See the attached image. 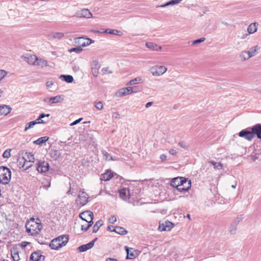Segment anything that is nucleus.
Returning a JSON list of instances; mask_svg holds the SVG:
<instances>
[{
    "instance_id": "1",
    "label": "nucleus",
    "mask_w": 261,
    "mask_h": 261,
    "mask_svg": "<svg viewBox=\"0 0 261 261\" xmlns=\"http://www.w3.org/2000/svg\"><path fill=\"white\" fill-rule=\"evenodd\" d=\"M39 222H36L33 220H31L26 224V229L28 233L32 236H36L39 233L41 229L42 225L40 222V220L38 219Z\"/></svg>"
},
{
    "instance_id": "2",
    "label": "nucleus",
    "mask_w": 261,
    "mask_h": 261,
    "mask_svg": "<svg viewBox=\"0 0 261 261\" xmlns=\"http://www.w3.org/2000/svg\"><path fill=\"white\" fill-rule=\"evenodd\" d=\"M11 178V172L7 167H0V182L6 185L8 184Z\"/></svg>"
},
{
    "instance_id": "3",
    "label": "nucleus",
    "mask_w": 261,
    "mask_h": 261,
    "mask_svg": "<svg viewBox=\"0 0 261 261\" xmlns=\"http://www.w3.org/2000/svg\"><path fill=\"white\" fill-rule=\"evenodd\" d=\"M243 218L244 217L243 215H240L238 216L234 219V220H233L228 228V231L231 234L234 235L236 233L237 226L239 223L242 221Z\"/></svg>"
},
{
    "instance_id": "4",
    "label": "nucleus",
    "mask_w": 261,
    "mask_h": 261,
    "mask_svg": "<svg viewBox=\"0 0 261 261\" xmlns=\"http://www.w3.org/2000/svg\"><path fill=\"white\" fill-rule=\"evenodd\" d=\"M167 70L165 66H154L149 69V71L153 76H160L164 74Z\"/></svg>"
},
{
    "instance_id": "5",
    "label": "nucleus",
    "mask_w": 261,
    "mask_h": 261,
    "mask_svg": "<svg viewBox=\"0 0 261 261\" xmlns=\"http://www.w3.org/2000/svg\"><path fill=\"white\" fill-rule=\"evenodd\" d=\"M94 42V41L91 39L84 37H77L74 39L75 44L80 46V47L88 46Z\"/></svg>"
},
{
    "instance_id": "6",
    "label": "nucleus",
    "mask_w": 261,
    "mask_h": 261,
    "mask_svg": "<svg viewBox=\"0 0 261 261\" xmlns=\"http://www.w3.org/2000/svg\"><path fill=\"white\" fill-rule=\"evenodd\" d=\"M23 158L25 159L24 161L25 162V168L28 169L32 166L33 164L35 161L34 154L31 152H25L23 154L22 153Z\"/></svg>"
},
{
    "instance_id": "7",
    "label": "nucleus",
    "mask_w": 261,
    "mask_h": 261,
    "mask_svg": "<svg viewBox=\"0 0 261 261\" xmlns=\"http://www.w3.org/2000/svg\"><path fill=\"white\" fill-rule=\"evenodd\" d=\"M89 196L88 194L83 191H80L78 195V199L76 200V203L81 205H84L88 201Z\"/></svg>"
},
{
    "instance_id": "8",
    "label": "nucleus",
    "mask_w": 261,
    "mask_h": 261,
    "mask_svg": "<svg viewBox=\"0 0 261 261\" xmlns=\"http://www.w3.org/2000/svg\"><path fill=\"white\" fill-rule=\"evenodd\" d=\"M74 16L79 18H90L92 17V13L88 9H83L77 11Z\"/></svg>"
},
{
    "instance_id": "9",
    "label": "nucleus",
    "mask_w": 261,
    "mask_h": 261,
    "mask_svg": "<svg viewBox=\"0 0 261 261\" xmlns=\"http://www.w3.org/2000/svg\"><path fill=\"white\" fill-rule=\"evenodd\" d=\"M80 217L88 222V223H93V214L91 211H86L80 214Z\"/></svg>"
},
{
    "instance_id": "10",
    "label": "nucleus",
    "mask_w": 261,
    "mask_h": 261,
    "mask_svg": "<svg viewBox=\"0 0 261 261\" xmlns=\"http://www.w3.org/2000/svg\"><path fill=\"white\" fill-rule=\"evenodd\" d=\"M49 167L47 162L40 160L38 162L37 170L40 173H45L48 171Z\"/></svg>"
},
{
    "instance_id": "11",
    "label": "nucleus",
    "mask_w": 261,
    "mask_h": 261,
    "mask_svg": "<svg viewBox=\"0 0 261 261\" xmlns=\"http://www.w3.org/2000/svg\"><path fill=\"white\" fill-rule=\"evenodd\" d=\"M183 181H185V178L183 177H177L172 179L171 181V186L173 187H176L178 191V188L181 187V185L183 184Z\"/></svg>"
},
{
    "instance_id": "12",
    "label": "nucleus",
    "mask_w": 261,
    "mask_h": 261,
    "mask_svg": "<svg viewBox=\"0 0 261 261\" xmlns=\"http://www.w3.org/2000/svg\"><path fill=\"white\" fill-rule=\"evenodd\" d=\"M45 256L42 255L41 251L34 252L30 256V261H44Z\"/></svg>"
},
{
    "instance_id": "13",
    "label": "nucleus",
    "mask_w": 261,
    "mask_h": 261,
    "mask_svg": "<svg viewBox=\"0 0 261 261\" xmlns=\"http://www.w3.org/2000/svg\"><path fill=\"white\" fill-rule=\"evenodd\" d=\"M173 227V224L169 221H166L162 223H160L159 229L160 231H169Z\"/></svg>"
},
{
    "instance_id": "14",
    "label": "nucleus",
    "mask_w": 261,
    "mask_h": 261,
    "mask_svg": "<svg viewBox=\"0 0 261 261\" xmlns=\"http://www.w3.org/2000/svg\"><path fill=\"white\" fill-rule=\"evenodd\" d=\"M178 188V191L185 193L189 191L191 187V182L190 180L185 178V181H183V184Z\"/></svg>"
},
{
    "instance_id": "15",
    "label": "nucleus",
    "mask_w": 261,
    "mask_h": 261,
    "mask_svg": "<svg viewBox=\"0 0 261 261\" xmlns=\"http://www.w3.org/2000/svg\"><path fill=\"white\" fill-rule=\"evenodd\" d=\"M239 136L240 137L244 138L248 141H251L253 138V135L251 131L243 129L239 133Z\"/></svg>"
},
{
    "instance_id": "16",
    "label": "nucleus",
    "mask_w": 261,
    "mask_h": 261,
    "mask_svg": "<svg viewBox=\"0 0 261 261\" xmlns=\"http://www.w3.org/2000/svg\"><path fill=\"white\" fill-rule=\"evenodd\" d=\"M251 133L253 135H256L259 139H261V124H257L253 126L251 128Z\"/></svg>"
},
{
    "instance_id": "17",
    "label": "nucleus",
    "mask_w": 261,
    "mask_h": 261,
    "mask_svg": "<svg viewBox=\"0 0 261 261\" xmlns=\"http://www.w3.org/2000/svg\"><path fill=\"white\" fill-rule=\"evenodd\" d=\"M125 250L127 253L126 259H134L136 257L137 253L136 250L130 248V250L127 246L125 247Z\"/></svg>"
},
{
    "instance_id": "18",
    "label": "nucleus",
    "mask_w": 261,
    "mask_h": 261,
    "mask_svg": "<svg viewBox=\"0 0 261 261\" xmlns=\"http://www.w3.org/2000/svg\"><path fill=\"white\" fill-rule=\"evenodd\" d=\"M259 24L258 22L251 23L247 28V33L249 34H253L257 31Z\"/></svg>"
},
{
    "instance_id": "19",
    "label": "nucleus",
    "mask_w": 261,
    "mask_h": 261,
    "mask_svg": "<svg viewBox=\"0 0 261 261\" xmlns=\"http://www.w3.org/2000/svg\"><path fill=\"white\" fill-rule=\"evenodd\" d=\"M130 93V88L128 87L123 88L119 89L116 93V96L117 97H122L126 95H128Z\"/></svg>"
},
{
    "instance_id": "20",
    "label": "nucleus",
    "mask_w": 261,
    "mask_h": 261,
    "mask_svg": "<svg viewBox=\"0 0 261 261\" xmlns=\"http://www.w3.org/2000/svg\"><path fill=\"white\" fill-rule=\"evenodd\" d=\"M55 239L57 240V242L58 243H60V244H62V246L63 247L65 246L68 242L69 236L61 235L55 238Z\"/></svg>"
},
{
    "instance_id": "21",
    "label": "nucleus",
    "mask_w": 261,
    "mask_h": 261,
    "mask_svg": "<svg viewBox=\"0 0 261 261\" xmlns=\"http://www.w3.org/2000/svg\"><path fill=\"white\" fill-rule=\"evenodd\" d=\"M119 196L123 200H127L129 198V191L126 188H123L119 191Z\"/></svg>"
},
{
    "instance_id": "22",
    "label": "nucleus",
    "mask_w": 261,
    "mask_h": 261,
    "mask_svg": "<svg viewBox=\"0 0 261 261\" xmlns=\"http://www.w3.org/2000/svg\"><path fill=\"white\" fill-rule=\"evenodd\" d=\"M259 47L257 45L251 47L248 50H246L250 58L255 56L258 53Z\"/></svg>"
},
{
    "instance_id": "23",
    "label": "nucleus",
    "mask_w": 261,
    "mask_h": 261,
    "mask_svg": "<svg viewBox=\"0 0 261 261\" xmlns=\"http://www.w3.org/2000/svg\"><path fill=\"white\" fill-rule=\"evenodd\" d=\"M146 46L152 50L161 51L162 47L152 42H146Z\"/></svg>"
},
{
    "instance_id": "24",
    "label": "nucleus",
    "mask_w": 261,
    "mask_h": 261,
    "mask_svg": "<svg viewBox=\"0 0 261 261\" xmlns=\"http://www.w3.org/2000/svg\"><path fill=\"white\" fill-rule=\"evenodd\" d=\"M64 100L63 95H58L54 97H51V105L53 104L62 102Z\"/></svg>"
},
{
    "instance_id": "25",
    "label": "nucleus",
    "mask_w": 261,
    "mask_h": 261,
    "mask_svg": "<svg viewBox=\"0 0 261 261\" xmlns=\"http://www.w3.org/2000/svg\"><path fill=\"white\" fill-rule=\"evenodd\" d=\"M11 108L7 105L0 106V114L7 115L11 112Z\"/></svg>"
},
{
    "instance_id": "26",
    "label": "nucleus",
    "mask_w": 261,
    "mask_h": 261,
    "mask_svg": "<svg viewBox=\"0 0 261 261\" xmlns=\"http://www.w3.org/2000/svg\"><path fill=\"white\" fill-rule=\"evenodd\" d=\"M49 247L54 250H58L62 247V244H60L57 242V239H53L49 243Z\"/></svg>"
},
{
    "instance_id": "27",
    "label": "nucleus",
    "mask_w": 261,
    "mask_h": 261,
    "mask_svg": "<svg viewBox=\"0 0 261 261\" xmlns=\"http://www.w3.org/2000/svg\"><path fill=\"white\" fill-rule=\"evenodd\" d=\"M113 174L111 171L108 170L101 176L100 179L103 181L109 180L112 177Z\"/></svg>"
},
{
    "instance_id": "28",
    "label": "nucleus",
    "mask_w": 261,
    "mask_h": 261,
    "mask_svg": "<svg viewBox=\"0 0 261 261\" xmlns=\"http://www.w3.org/2000/svg\"><path fill=\"white\" fill-rule=\"evenodd\" d=\"M239 57L242 62L248 61L250 58L246 50L241 51Z\"/></svg>"
},
{
    "instance_id": "29",
    "label": "nucleus",
    "mask_w": 261,
    "mask_h": 261,
    "mask_svg": "<svg viewBox=\"0 0 261 261\" xmlns=\"http://www.w3.org/2000/svg\"><path fill=\"white\" fill-rule=\"evenodd\" d=\"M40 123H44V122L43 120H41L40 121H37V120L33 121L31 122H30L26 124L24 131L28 130L29 129L33 127L35 125L37 124H40Z\"/></svg>"
},
{
    "instance_id": "30",
    "label": "nucleus",
    "mask_w": 261,
    "mask_h": 261,
    "mask_svg": "<svg viewBox=\"0 0 261 261\" xmlns=\"http://www.w3.org/2000/svg\"><path fill=\"white\" fill-rule=\"evenodd\" d=\"M24 160L25 159L23 158V155L22 156H19L17 159L18 165L19 166L20 168L23 169V170H27L28 168H25V162Z\"/></svg>"
},
{
    "instance_id": "31",
    "label": "nucleus",
    "mask_w": 261,
    "mask_h": 261,
    "mask_svg": "<svg viewBox=\"0 0 261 261\" xmlns=\"http://www.w3.org/2000/svg\"><path fill=\"white\" fill-rule=\"evenodd\" d=\"M59 79L68 83H71L73 81V78L72 76L70 75H61L59 76Z\"/></svg>"
},
{
    "instance_id": "32",
    "label": "nucleus",
    "mask_w": 261,
    "mask_h": 261,
    "mask_svg": "<svg viewBox=\"0 0 261 261\" xmlns=\"http://www.w3.org/2000/svg\"><path fill=\"white\" fill-rule=\"evenodd\" d=\"M182 0H171L166 4L157 6V7L164 8L168 6L174 5L179 4Z\"/></svg>"
},
{
    "instance_id": "33",
    "label": "nucleus",
    "mask_w": 261,
    "mask_h": 261,
    "mask_svg": "<svg viewBox=\"0 0 261 261\" xmlns=\"http://www.w3.org/2000/svg\"><path fill=\"white\" fill-rule=\"evenodd\" d=\"M38 60V57H37L35 55H30L28 58V61L27 62L29 64L33 65H36V63L37 62V60Z\"/></svg>"
},
{
    "instance_id": "34",
    "label": "nucleus",
    "mask_w": 261,
    "mask_h": 261,
    "mask_svg": "<svg viewBox=\"0 0 261 261\" xmlns=\"http://www.w3.org/2000/svg\"><path fill=\"white\" fill-rule=\"evenodd\" d=\"M143 80L142 79V77L138 76L137 77L132 80H130L129 82H128L127 83V85H136L139 83H142L143 82Z\"/></svg>"
},
{
    "instance_id": "35",
    "label": "nucleus",
    "mask_w": 261,
    "mask_h": 261,
    "mask_svg": "<svg viewBox=\"0 0 261 261\" xmlns=\"http://www.w3.org/2000/svg\"><path fill=\"white\" fill-rule=\"evenodd\" d=\"M50 155L54 160H56L59 159L61 155L60 151L58 150H53L50 151Z\"/></svg>"
},
{
    "instance_id": "36",
    "label": "nucleus",
    "mask_w": 261,
    "mask_h": 261,
    "mask_svg": "<svg viewBox=\"0 0 261 261\" xmlns=\"http://www.w3.org/2000/svg\"><path fill=\"white\" fill-rule=\"evenodd\" d=\"M36 65L39 66L42 68L43 67L48 66V64L47 60L38 58V60H37Z\"/></svg>"
},
{
    "instance_id": "37",
    "label": "nucleus",
    "mask_w": 261,
    "mask_h": 261,
    "mask_svg": "<svg viewBox=\"0 0 261 261\" xmlns=\"http://www.w3.org/2000/svg\"><path fill=\"white\" fill-rule=\"evenodd\" d=\"M209 163L212 164L214 166V168L216 170H220L223 169V166L222 164L220 162H216L214 161H210Z\"/></svg>"
},
{
    "instance_id": "38",
    "label": "nucleus",
    "mask_w": 261,
    "mask_h": 261,
    "mask_svg": "<svg viewBox=\"0 0 261 261\" xmlns=\"http://www.w3.org/2000/svg\"><path fill=\"white\" fill-rule=\"evenodd\" d=\"M102 32L108 33L110 34H114L118 36H121L122 35V33L117 30L102 29Z\"/></svg>"
},
{
    "instance_id": "39",
    "label": "nucleus",
    "mask_w": 261,
    "mask_h": 261,
    "mask_svg": "<svg viewBox=\"0 0 261 261\" xmlns=\"http://www.w3.org/2000/svg\"><path fill=\"white\" fill-rule=\"evenodd\" d=\"M103 225V221L101 220L97 221L93 226V232L96 233L98 231L99 227Z\"/></svg>"
},
{
    "instance_id": "40",
    "label": "nucleus",
    "mask_w": 261,
    "mask_h": 261,
    "mask_svg": "<svg viewBox=\"0 0 261 261\" xmlns=\"http://www.w3.org/2000/svg\"><path fill=\"white\" fill-rule=\"evenodd\" d=\"M114 231L121 235L125 234L127 232L124 228L120 226L116 227V228L114 229Z\"/></svg>"
},
{
    "instance_id": "41",
    "label": "nucleus",
    "mask_w": 261,
    "mask_h": 261,
    "mask_svg": "<svg viewBox=\"0 0 261 261\" xmlns=\"http://www.w3.org/2000/svg\"><path fill=\"white\" fill-rule=\"evenodd\" d=\"M51 36V37L54 39H61L64 36V35L63 33L61 32H56L53 33Z\"/></svg>"
},
{
    "instance_id": "42",
    "label": "nucleus",
    "mask_w": 261,
    "mask_h": 261,
    "mask_svg": "<svg viewBox=\"0 0 261 261\" xmlns=\"http://www.w3.org/2000/svg\"><path fill=\"white\" fill-rule=\"evenodd\" d=\"M11 255L14 261L19 260L20 257L17 251L15 250H11Z\"/></svg>"
},
{
    "instance_id": "43",
    "label": "nucleus",
    "mask_w": 261,
    "mask_h": 261,
    "mask_svg": "<svg viewBox=\"0 0 261 261\" xmlns=\"http://www.w3.org/2000/svg\"><path fill=\"white\" fill-rule=\"evenodd\" d=\"M48 139V138H46V137H41L37 139V140L35 141L34 143L37 145H41L44 143L46 142L47 141Z\"/></svg>"
},
{
    "instance_id": "44",
    "label": "nucleus",
    "mask_w": 261,
    "mask_h": 261,
    "mask_svg": "<svg viewBox=\"0 0 261 261\" xmlns=\"http://www.w3.org/2000/svg\"><path fill=\"white\" fill-rule=\"evenodd\" d=\"M83 51V48L80 47L79 46H77L76 47L71 48L68 49L69 53L75 52L77 54H80Z\"/></svg>"
},
{
    "instance_id": "45",
    "label": "nucleus",
    "mask_w": 261,
    "mask_h": 261,
    "mask_svg": "<svg viewBox=\"0 0 261 261\" xmlns=\"http://www.w3.org/2000/svg\"><path fill=\"white\" fill-rule=\"evenodd\" d=\"M102 154L103 155L104 159L106 161L115 160L114 159L107 151H103Z\"/></svg>"
},
{
    "instance_id": "46",
    "label": "nucleus",
    "mask_w": 261,
    "mask_h": 261,
    "mask_svg": "<svg viewBox=\"0 0 261 261\" xmlns=\"http://www.w3.org/2000/svg\"><path fill=\"white\" fill-rule=\"evenodd\" d=\"M95 107L97 109L100 110L103 108V104L101 101L95 102Z\"/></svg>"
},
{
    "instance_id": "47",
    "label": "nucleus",
    "mask_w": 261,
    "mask_h": 261,
    "mask_svg": "<svg viewBox=\"0 0 261 261\" xmlns=\"http://www.w3.org/2000/svg\"><path fill=\"white\" fill-rule=\"evenodd\" d=\"M10 151L11 149H8L5 150L3 154V158H9L11 156Z\"/></svg>"
},
{
    "instance_id": "48",
    "label": "nucleus",
    "mask_w": 261,
    "mask_h": 261,
    "mask_svg": "<svg viewBox=\"0 0 261 261\" xmlns=\"http://www.w3.org/2000/svg\"><path fill=\"white\" fill-rule=\"evenodd\" d=\"M7 74L6 71L2 69H0V81L5 77Z\"/></svg>"
},
{
    "instance_id": "49",
    "label": "nucleus",
    "mask_w": 261,
    "mask_h": 261,
    "mask_svg": "<svg viewBox=\"0 0 261 261\" xmlns=\"http://www.w3.org/2000/svg\"><path fill=\"white\" fill-rule=\"evenodd\" d=\"M116 221L117 218L115 215L111 216L109 219V222L112 224H114Z\"/></svg>"
},
{
    "instance_id": "50",
    "label": "nucleus",
    "mask_w": 261,
    "mask_h": 261,
    "mask_svg": "<svg viewBox=\"0 0 261 261\" xmlns=\"http://www.w3.org/2000/svg\"><path fill=\"white\" fill-rule=\"evenodd\" d=\"M129 88H130L132 93H136L140 91L139 87L137 86L129 87Z\"/></svg>"
},
{
    "instance_id": "51",
    "label": "nucleus",
    "mask_w": 261,
    "mask_h": 261,
    "mask_svg": "<svg viewBox=\"0 0 261 261\" xmlns=\"http://www.w3.org/2000/svg\"><path fill=\"white\" fill-rule=\"evenodd\" d=\"M77 250L80 252H83L87 250L85 245H83L78 247Z\"/></svg>"
},
{
    "instance_id": "52",
    "label": "nucleus",
    "mask_w": 261,
    "mask_h": 261,
    "mask_svg": "<svg viewBox=\"0 0 261 261\" xmlns=\"http://www.w3.org/2000/svg\"><path fill=\"white\" fill-rule=\"evenodd\" d=\"M205 40V38H204V37L201 38L200 39H198L197 40H195L193 41L192 44H197L198 43H200L203 42Z\"/></svg>"
},
{
    "instance_id": "53",
    "label": "nucleus",
    "mask_w": 261,
    "mask_h": 261,
    "mask_svg": "<svg viewBox=\"0 0 261 261\" xmlns=\"http://www.w3.org/2000/svg\"><path fill=\"white\" fill-rule=\"evenodd\" d=\"M92 224L93 223H88V224L86 226L83 225L82 226V230L84 231H87L92 226Z\"/></svg>"
},
{
    "instance_id": "54",
    "label": "nucleus",
    "mask_w": 261,
    "mask_h": 261,
    "mask_svg": "<svg viewBox=\"0 0 261 261\" xmlns=\"http://www.w3.org/2000/svg\"><path fill=\"white\" fill-rule=\"evenodd\" d=\"M54 85V82L53 81H48L45 83V85L47 88H51Z\"/></svg>"
},
{
    "instance_id": "55",
    "label": "nucleus",
    "mask_w": 261,
    "mask_h": 261,
    "mask_svg": "<svg viewBox=\"0 0 261 261\" xmlns=\"http://www.w3.org/2000/svg\"><path fill=\"white\" fill-rule=\"evenodd\" d=\"M43 102L46 103L47 105L49 106H51V97H46L43 100Z\"/></svg>"
},
{
    "instance_id": "56",
    "label": "nucleus",
    "mask_w": 261,
    "mask_h": 261,
    "mask_svg": "<svg viewBox=\"0 0 261 261\" xmlns=\"http://www.w3.org/2000/svg\"><path fill=\"white\" fill-rule=\"evenodd\" d=\"M99 67H92L94 76H96L98 73V70Z\"/></svg>"
},
{
    "instance_id": "57",
    "label": "nucleus",
    "mask_w": 261,
    "mask_h": 261,
    "mask_svg": "<svg viewBox=\"0 0 261 261\" xmlns=\"http://www.w3.org/2000/svg\"><path fill=\"white\" fill-rule=\"evenodd\" d=\"M86 247V248L87 249V250L88 249H90L91 248H92L93 247V242H89L86 244H85Z\"/></svg>"
},
{
    "instance_id": "58",
    "label": "nucleus",
    "mask_w": 261,
    "mask_h": 261,
    "mask_svg": "<svg viewBox=\"0 0 261 261\" xmlns=\"http://www.w3.org/2000/svg\"><path fill=\"white\" fill-rule=\"evenodd\" d=\"M169 153L173 155H176L177 151L174 149H170L169 151Z\"/></svg>"
},
{
    "instance_id": "59",
    "label": "nucleus",
    "mask_w": 261,
    "mask_h": 261,
    "mask_svg": "<svg viewBox=\"0 0 261 261\" xmlns=\"http://www.w3.org/2000/svg\"><path fill=\"white\" fill-rule=\"evenodd\" d=\"M50 116V114H45L44 113L41 114L38 117V119H42V118H44L45 117H48Z\"/></svg>"
},
{
    "instance_id": "60",
    "label": "nucleus",
    "mask_w": 261,
    "mask_h": 261,
    "mask_svg": "<svg viewBox=\"0 0 261 261\" xmlns=\"http://www.w3.org/2000/svg\"><path fill=\"white\" fill-rule=\"evenodd\" d=\"M112 117L115 119L119 118L120 117V114L118 112H116L113 113Z\"/></svg>"
},
{
    "instance_id": "61",
    "label": "nucleus",
    "mask_w": 261,
    "mask_h": 261,
    "mask_svg": "<svg viewBox=\"0 0 261 261\" xmlns=\"http://www.w3.org/2000/svg\"><path fill=\"white\" fill-rule=\"evenodd\" d=\"M162 162H164L167 160V156L165 154H161L160 157Z\"/></svg>"
},
{
    "instance_id": "62",
    "label": "nucleus",
    "mask_w": 261,
    "mask_h": 261,
    "mask_svg": "<svg viewBox=\"0 0 261 261\" xmlns=\"http://www.w3.org/2000/svg\"><path fill=\"white\" fill-rule=\"evenodd\" d=\"M178 145L182 148L186 149L187 146L184 142H180L178 143Z\"/></svg>"
},
{
    "instance_id": "63",
    "label": "nucleus",
    "mask_w": 261,
    "mask_h": 261,
    "mask_svg": "<svg viewBox=\"0 0 261 261\" xmlns=\"http://www.w3.org/2000/svg\"><path fill=\"white\" fill-rule=\"evenodd\" d=\"M82 119V118H80L77 120H75L74 121H73L72 123H71L70 125L73 126V125H76V124L79 123L81 121Z\"/></svg>"
},
{
    "instance_id": "64",
    "label": "nucleus",
    "mask_w": 261,
    "mask_h": 261,
    "mask_svg": "<svg viewBox=\"0 0 261 261\" xmlns=\"http://www.w3.org/2000/svg\"><path fill=\"white\" fill-rule=\"evenodd\" d=\"M106 261H118V260L115 258L109 257V258H107L106 259Z\"/></svg>"
}]
</instances>
